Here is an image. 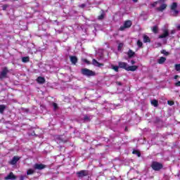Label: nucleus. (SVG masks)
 <instances>
[{
	"label": "nucleus",
	"instance_id": "obj_26",
	"mask_svg": "<svg viewBox=\"0 0 180 180\" xmlns=\"http://www.w3.org/2000/svg\"><path fill=\"white\" fill-rule=\"evenodd\" d=\"M123 46H124L123 43H120L118 44V50L119 51L122 50V49H123Z\"/></svg>",
	"mask_w": 180,
	"mask_h": 180
},
{
	"label": "nucleus",
	"instance_id": "obj_23",
	"mask_svg": "<svg viewBox=\"0 0 180 180\" xmlns=\"http://www.w3.org/2000/svg\"><path fill=\"white\" fill-rule=\"evenodd\" d=\"M152 32H153V33H157V32H158V27L157 26H154L152 28Z\"/></svg>",
	"mask_w": 180,
	"mask_h": 180
},
{
	"label": "nucleus",
	"instance_id": "obj_28",
	"mask_svg": "<svg viewBox=\"0 0 180 180\" xmlns=\"http://www.w3.org/2000/svg\"><path fill=\"white\" fill-rule=\"evenodd\" d=\"M137 46H138L139 47H141V46H143V42H141V41L139 40V41H137Z\"/></svg>",
	"mask_w": 180,
	"mask_h": 180
},
{
	"label": "nucleus",
	"instance_id": "obj_3",
	"mask_svg": "<svg viewBox=\"0 0 180 180\" xmlns=\"http://www.w3.org/2000/svg\"><path fill=\"white\" fill-rule=\"evenodd\" d=\"M151 167L155 171H160V169L162 168V164L158 163L157 162H153Z\"/></svg>",
	"mask_w": 180,
	"mask_h": 180
},
{
	"label": "nucleus",
	"instance_id": "obj_37",
	"mask_svg": "<svg viewBox=\"0 0 180 180\" xmlns=\"http://www.w3.org/2000/svg\"><path fill=\"white\" fill-rule=\"evenodd\" d=\"M178 78H179V75H175V76H174V79H178Z\"/></svg>",
	"mask_w": 180,
	"mask_h": 180
},
{
	"label": "nucleus",
	"instance_id": "obj_14",
	"mask_svg": "<svg viewBox=\"0 0 180 180\" xmlns=\"http://www.w3.org/2000/svg\"><path fill=\"white\" fill-rule=\"evenodd\" d=\"M70 61L72 64H77L78 59L75 56H70Z\"/></svg>",
	"mask_w": 180,
	"mask_h": 180
},
{
	"label": "nucleus",
	"instance_id": "obj_34",
	"mask_svg": "<svg viewBox=\"0 0 180 180\" xmlns=\"http://www.w3.org/2000/svg\"><path fill=\"white\" fill-rule=\"evenodd\" d=\"M157 4H158V1L154 2L153 4H151V6H153V8L155 6H157Z\"/></svg>",
	"mask_w": 180,
	"mask_h": 180
},
{
	"label": "nucleus",
	"instance_id": "obj_19",
	"mask_svg": "<svg viewBox=\"0 0 180 180\" xmlns=\"http://www.w3.org/2000/svg\"><path fill=\"white\" fill-rule=\"evenodd\" d=\"M151 105H153V106L157 107L158 106V101L157 100H152Z\"/></svg>",
	"mask_w": 180,
	"mask_h": 180
},
{
	"label": "nucleus",
	"instance_id": "obj_5",
	"mask_svg": "<svg viewBox=\"0 0 180 180\" xmlns=\"http://www.w3.org/2000/svg\"><path fill=\"white\" fill-rule=\"evenodd\" d=\"M131 27V21L127 20L124 22V26L120 27V30H124V29H129Z\"/></svg>",
	"mask_w": 180,
	"mask_h": 180
},
{
	"label": "nucleus",
	"instance_id": "obj_18",
	"mask_svg": "<svg viewBox=\"0 0 180 180\" xmlns=\"http://www.w3.org/2000/svg\"><path fill=\"white\" fill-rule=\"evenodd\" d=\"M34 172H36V171L34 170V169H29L27 171V175H33V174H34Z\"/></svg>",
	"mask_w": 180,
	"mask_h": 180
},
{
	"label": "nucleus",
	"instance_id": "obj_1",
	"mask_svg": "<svg viewBox=\"0 0 180 180\" xmlns=\"http://www.w3.org/2000/svg\"><path fill=\"white\" fill-rule=\"evenodd\" d=\"M118 65L120 68H123L124 70H126V71H136L139 68V66L137 65L129 66L126 62H118Z\"/></svg>",
	"mask_w": 180,
	"mask_h": 180
},
{
	"label": "nucleus",
	"instance_id": "obj_11",
	"mask_svg": "<svg viewBox=\"0 0 180 180\" xmlns=\"http://www.w3.org/2000/svg\"><path fill=\"white\" fill-rule=\"evenodd\" d=\"M20 160V158L18 156H15L13 160L10 162V164H11L12 165H15V164H16Z\"/></svg>",
	"mask_w": 180,
	"mask_h": 180
},
{
	"label": "nucleus",
	"instance_id": "obj_22",
	"mask_svg": "<svg viewBox=\"0 0 180 180\" xmlns=\"http://www.w3.org/2000/svg\"><path fill=\"white\" fill-rule=\"evenodd\" d=\"M6 108V107L4 105H0V113H4Z\"/></svg>",
	"mask_w": 180,
	"mask_h": 180
},
{
	"label": "nucleus",
	"instance_id": "obj_29",
	"mask_svg": "<svg viewBox=\"0 0 180 180\" xmlns=\"http://www.w3.org/2000/svg\"><path fill=\"white\" fill-rule=\"evenodd\" d=\"M82 61H83V63H86V64H87L88 65H89V64H91V62H89L86 59H82Z\"/></svg>",
	"mask_w": 180,
	"mask_h": 180
},
{
	"label": "nucleus",
	"instance_id": "obj_24",
	"mask_svg": "<svg viewBox=\"0 0 180 180\" xmlns=\"http://www.w3.org/2000/svg\"><path fill=\"white\" fill-rule=\"evenodd\" d=\"M22 63H28V61H29V57H23V58H22Z\"/></svg>",
	"mask_w": 180,
	"mask_h": 180
},
{
	"label": "nucleus",
	"instance_id": "obj_9",
	"mask_svg": "<svg viewBox=\"0 0 180 180\" xmlns=\"http://www.w3.org/2000/svg\"><path fill=\"white\" fill-rule=\"evenodd\" d=\"M92 64L95 65V67H103V63H100L96 59H93Z\"/></svg>",
	"mask_w": 180,
	"mask_h": 180
},
{
	"label": "nucleus",
	"instance_id": "obj_27",
	"mask_svg": "<svg viewBox=\"0 0 180 180\" xmlns=\"http://www.w3.org/2000/svg\"><path fill=\"white\" fill-rule=\"evenodd\" d=\"M133 154L137 155L138 157H140L141 153L138 150H134Z\"/></svg>",
	"mask_w": 180,
	"mask_h": 180
},
{
	"label": "nucleus",
	"instance_id": "obj_33",
	"mask_svg": "<svg viewBox=\"0 0 180 180\" xmlns=\"http://www.w3.org/2000/svg\"><path fill=\"white\" fill-rule=\"evenodd\" d=\"M53 109H55V110L58 108L57 105V103H53Z\"/></svg>",
	"mask_w": 180,
	"mask_h": 180
},
{
	"label": "nucleus",
	"instance_id": "obj_41",
	"mask_svg": "<svg viewBox=\"0 0 180 180\" xmlns=\"http://www.w3.org/2000/svg\"><path fill=\"white\" fill-rule=\"evenodd\" d=\"M177 29L180 30V25H179V26L177 27Z\"/></svg>",
	"mask_w": 180,
	"mask_h": 180
},
{
	"label": "nucleus",
	"instance_id": "obj_6",
	"mask_svg": "<svg viewBox=\"0 0 180 180\" xmlns=\"http://www.w3.org/2000/svg\"><path fill=\"white\" fill-rule=\"evenodd\" d=\"M77 176H79V178H82V176H86V175H88V172H86L85 170H82V171L77 172Z\"/></svg>",
	"mask_w": 180,
	"mask_h": 180
},
{
	"label": "nucleus",
	"instance_id": "obj_36",
	"mask_svg": "<svg viewBox=\"0 0 180 180\" xmlns=\"http://www.w3.org/2000/svg\"><path fill=\"white\" fill-rule=\"evenodd\" d=\"M131 64H132V65H134V64H136V61H134V60H131Z\"/></svg>",
	"mask_w": 180,
	"mask_h": 180
},
{
	"label": "nucleus",
	"instance_id": "obj_7",
	"mask_svg": "<svg viewBox=\"0 0 180 180\" xmlns=\"http://www.w3.org/2000/svg\"><path fill=\"white\" fill-rule=\"evenodd\" d=\"M34 169H44L46 168V165L43 164H35L34 165Z\"/></svg>",
	"mask_w": 180,
	"mask_h": 180
},
{
	"label": "nucleus",
	"instance_id": "obj_38",
	"mask_svg": "<svg viewBox=\"0 0 180 180\" xmlns=\"http://www.w3.org/2000/svg\"><path fill=\"white\" fill-rule=\"evenodd\" d=\"M6 8H8V6H3L4 11H5V9H6Z\"/></svg>",
	"mask_w": 180,
	"mask_h": 180
},
{
	"label": "nucleus",
	"instance_id": "obj_2",
	"mask_svg": "<svg viewBox=\"0 0 180 180\" xmlns=\"http://www.w3.org/2000/svg\"><path fill=\"white\" fill-rule=\"evenodd\" d=\"M82 74H83V75H86V77H94L96 75L95 72L86 68L82 70Z\"/></svg>",
	"mask_w": 180,
	"mask_h": 180
},
{
	"label": "nucleus",
	"instance_id": "obj_21",
	"mask_svg": "<svg viewBox=\"0 0 180 180\" xmlns=\"http://www.w3.org/2000/svg\"><path fill=\"white\" fill-rule=\"evenodd\" d=\"M127 54L129 58H131L133 56H134V52L131 50H129Z\"/></svg>",
	"mask_w": 180,
	"mask_h": 180
},
{
	"label": "nucleus",
	"instance_id": "obj_30",
	"mask_svg": "<svg viewBox=\"0 0 180 180\" xmlns=\"http://www.w3.org/2000/svg\"><path fill=\"white\" fill-rule=\"evenodd\" d=\"M168 105H169V106H172V105H174V101H167Z\"/></svg>",
	"mask_w": 180,
	"mask_h": 180
},
{
	"label": "nucleus",
	"instance_id": "obj_15",
	"mask_svg": "<svg viewBox=\"0 0 180 180\" xmlns=\"http://www.w3.org/2000/svg\"><path fill=\"white\" fill-rule=\"evenodd\" d=\"M165 61H167V58H165V57H161L158 59V64H164Z\"/></svg>",
	"mask_w": 180,
	"mask_h": 180
},
{
	"label": "nucleus",
	"instance_id": "obj_4",
	"mask_svg": "<svg viewBox=\"0 0 180 180\" xmlns=\"http://www.w3.org/2000/svg\"><path fill=\"white\" fill-rule=\"evenodd\" d=\"M178 6V4L176 3H173L171 6V10L172 11V15L174 16H176L178 15L179 11H176V7Z\"/></svg>",
	"mask_w": 180,
	"mask_h": 180
},
{
	"label": "nucleus",
	"instance_id": "obj_25",
	"mask_svg": "<svg viewBox=\"0 0 180 180\" xmlns=\"http://www.w3.org/2000/svg\"><path fill=\"white\" fill-rule=\"evenodd\" d=\"M175 70L176 71H180V63L175 65Z\"/></svg>",
	"mask_w": 180,
	"mask_h": 180
},
{
	"label": "nucleus",
	"instance_id": "obj_16",
	"mask_svg": "<svg viewBox=\"0 0 180 180\" xmlns=\"http://www.w3.org/2000/svg\"><path fill=\"white\" fill-rule=\"evenodd\" d=\"M37 81L39 84H44L46 79L44 77H39L37 79Z\"/></svg>",
	"mask_w": 180,
	"mask_h": 180
},
{
	"label": "nucleus",
	"instance_id": "obj_10",
	"mask_svg": "<svg viewBox=\"0 0 180 180\" xmlns=\"http://www.w3.org/2000/svg\"><path fill=\"white\" fill-rule=\"evenodd\" d=\"M6 74H8V69H3L2 72L0 74V78H5L6 77Z\"/></svg>",
	"mask_w": 180,
	"mask_h": 180
},
{
	"label": "nucleus",
	"instance_id": "obj_17",
	"mask_svg": "<svg viewBox=\"0 0 180 180\" xmlns=\"http://www.w3.org/2000/svg\"><path fill=\"white\" fill-rule=\"evenodd\" d=\"M110 68L112 70H114V71H115L116 72H118L120 67L119 66H116L115 65H110Z\"/></svg>",
	"mask_w": 180,
	"mask_h": 180
},
{
	"label": "nucleus",
	"instance_id": "obj_32",
	"mask_svg": "<svg viewBox=\"0 0 180 180\" xmlns=\"http://www.w3.org/2000/svg\"><path fill=\"white\" fill-rule=\"evenodd\" d=\"M103 18H105V15L103 14H101L100 16H98L99 20H102V19H103Z\"/></svg>",
	"mask_w": 180,
	"mask_h": 180
},
{
	"label": "nucleus",
	"instance_id": "obj_40",
	"mask_svg": "<svg viewBox=\"0 0 180 180\" xmlns=\"http://www.w3.org/2000/svg\"><path fill=\"white\" fill-rule=\"evenodd\" d=\"M174 33H175V30L172 31V34H174Z\"/></svg>",
	"mask_w": 180,
	"mask_h": 180
},
{
	"label": "nucleus",
	"instance_id": "obj_35",
	"mask_svg": "<svg viewBox=\"0 0 180 180\" xmlns=\"http://www.w3.org/2000/svg\"><path fill=\"white\" fill-rule=\"evenodd\" d=\"M174 85H175V86H180V81L176 82V83L174 84Z\"/></svg>",
	"mask_w": 180,
	"mask_h": 180
},
{
	"label": "nucleus",
	"instance_id": "obj_12",
	"mask_svg": "<svg viewBox=\"0 0 180 180\" xmlns=\"http://www.w3.org/2000/svg\"><path fill=\"white\" fill-rule=\"evenodd\" d=\"M165 9H167V4H163L157 8V11H159V12H162V11H165Z\"/></svg>",
	"mask_w": 180,
	"mask_h": 180
},
{
	"label": "nucleus",
	"instance_id": "obj_8",
	"mask_svg": "<svg viewBox=\"0 0 180 180\" xmlns=\"http://www.w3.org/2000/svg\"><path fill=\"white\" fill-rule=\"evenodd\" d=\"M6 180H9V179H16V176L13 174V172H11L7 176L4 178Z\"/></svg>",
	"mask_w": 180,
	"mask_h": 180
},
{
	"label": "nucleus",
	"instance_id": "obj_39",
	"mask_svg": "<svg viewBox=\"0 0 180 180\" xmlns=\"http://www.w3.org/2000/svg\"><path fill=\"white\" fill-rule=\"evenodd\" d=\"M159 1V2H164V1H165V0H158Z\"/></svg>",
	"mask_w": 180,
	"mask_h": 180
},
{
	"label": "nucleus",
	"instance_id": "obj_13",
	"mask_svg": "<svg viewBox=\"0 0 180 180\" xmlns=\"http://www.w3.org/2000/svg\"><path fill=\"white\" fill-rule=\"evenodd\" d=\"M168 36V30H165L162 34L160 35L159 39H164Z\"/></svg>",
	"mask_w": 180,
	"mask_h": 180
},
{
	"label": "nucleus",
	"instance_id": "obj_20",
	"mask_svg": "<svg viewBox=\"0 0 180 180\" xmlns=\"http://www.w3.org/2000/svg\"><path fill=\"white\" fill-rule=\"evenodd\" d=\"M143 41L144 43H149L150 38L147 35L143 36Z\"/></svg>",
	"mask_w": 180,
	"mask_h": 180
},
{
	"label": "nucleus",
	"instance_id": "obj_31",
	"mask_svg": "<svg viewBox=\"0 0 180 180\" xmlns=\"http://www.w3.org/2000/svg\"><path fill=\"white\" fill-rule=\"evenodd\" d=\"M161 53L162 54H165V56H168V52H167L165 50H162Z\"/></svg>",
	"mask_w": 180,
	"mask_h": 180
},
{
	"label": "nucleus",
	"instance_id": "obj_42",
	"mask_svg": "<svg viewBox=\"0 0 180 180\" xmlns=\"http://www.w3.org/2000/svg\"><path fill=\"white\" fill-rule=\"evenodd\" d=\"M133 1H134V2H137L138 0H133Z\"/></svg>",
	"mask_w": 180,
	"mask_h": 180
}]
</instances>
